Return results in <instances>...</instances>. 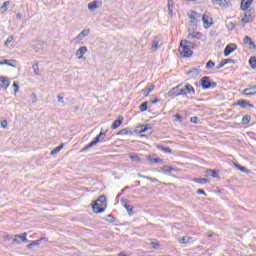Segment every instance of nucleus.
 Segmentation results:
<instances>
[{"label":"nucleus","mask_w":256,"mask_h":256,"mask_svg":"<svg viewBox=\"0 0 256 256\" xmlns=\"http://www.w3.org/2000/svg\"><path fill=\"white\" fill-rule=\"evenodd\" d=\"M61 149H63V144L57 146L56 148H54L51 152L50 155H57V153H59L61 151Z\"/></svg>","instance_id":"obj_35"},{"label":"nucleus","mask_w":256,"mask_h":256,"mask_svg":"<svg viewBox=\"0 0 256 256\" xmlns=\"http://www.w3.org/2000/svg\"><path fill=\"white\" fill-rule=\"evenodd\" d=\"M0 65H9V60L4 59V60L0 61Z\"/></svg>","instance_id":"obj_61"},{"label":"nucleus","mask_w":256,"mask_h":256,"mask_svg":"<svg viewBox=\"0 0 256 256\" xmlns=\"http://www.w3.org/2000/svg\"><path fill=\"white\" fill-rule=\"evenodd\" d=\"M0 125H1L2 129H7V125H8L7 120H2L0 122Z\"/></svg>","instance_id":"obj_50"},{"label":"nucleus","mask_w":256,"mask_h":256,"mask_svg":"<svg viewBox=\"0 0 256 256\" xmlns=\"http://www.w3.org/2000/svg\"><path fill=\"white\" fill-rule=\"evenodd\" d=\"M148 107H149V102L145 101L139 106V110L143 113L147 111Z\"/></svg>","instance_id":"obj_33"},{"label":"nucleus","mask_w":256,"mask_h":256,"mask_svg":"<svg viewBox=\"0 0 256 256\" xmlns=\"http://www.w3.org/2000/svg\"><path fill=\"white\" fill-rule=\"evenodd\" d=\"M159 47V38H155L152 42V49H157Z\"/></svg>","instance_id":"obj_42"},{"label":"nucleus","mask_w":256,"mask_h":256,"mask_svg":"<svg viewBox=\"0 0 256 256\" xmlns=\"http://www.w3.org/2000/svg\"><path fill=\"white\" fill-rule=\"evenodd\" d=\"M129 158L131 159V161H133L134 163H140L141 161V157H139L138 154L135 153H130L129 154Z\"/></svg>","instance_id":"obj_22"},{"label":"nucleus","mask_w":256,"mask_h":256,"mask_svg":"<svg viewBox=\"0 0 256 256\" xmlns=\"http://www.w3.org/2000/svg\"><path fill=\"white\" fill-rule=\"evenodd\" d=\"M202 21L204 23V27H211V22L210 21H212V19L208 15L204 14L202 16Z\"/></svg>","instance_id":"obj_21"},{"label":"nucleus","mask_w":256,"mask_h":256,"mask_svg":"<svg viewBox=\"0 0 256 256\" xmlns=\"http://www.w3.org/2000/svg\"><path fill=\"white\" fill-rule=\"evenodd\" d=\"M253 40L251 39V37L249 36H245L244 39H243V43L244 45H249Z\"/></svg>","instance_id":"obj_43"},{"label":"nucleus","mask_w":256,"mask_h":256,"mask_svg":"<svg viewBox=\"0 0 256 256\" xmlns=\"http://www.w3.org/2000/svg\"><path fill=\"white\" fill-rule=\"evenodd\" d=\"M248 89H249V91H255L256 90V85H254V86L249 85Z\"/></svg>","instance_id":"obj_64"},{"label":"nucleus","mask_w":256,"mask_h":256,"mask_svg":"<svg viewBox=\"0 0 256 256\" xmlns=\"http://www.w3.org/2000/svg\"><path fill=\"white\" fill-rule=\"evenodd\" d=\"M249 88H245L244 90L241 91V95H245L246 97H251L253 95H256V91L254 92H249Z\"/></svg>","instance_id":"obj_27"},{"label":"nucleus","mask_w":256,"mask_h":256,"mask_svg":"<svg viewBox=\"0 0 256 256\" xmlns=\"http://www.w3.org/2000/svg\"><path fill=\"white\" fill-rule=\"evenodd\" d=\"M213 67H215V62H213V60H209L206 63V69H213Z\"/></svg>","instance_id":"obj_41"},{"label":"nucleus","mask_w":256,"mask_h":256,"mask_svg":"<svg viewBox=\"0 0 256 256\" xmlns=\"http://www.w3.org/2000/svg\"><path fill=\"white\" fill-rule=\"evenodd\" d=\"M174 117H175V121L181 122L182 116L180 114H175Z\"/></svg>","instance_id":"obj_58"},{"label":"nucleus","mask_w":256,"mask_h":256,"mask_svg":"<svg viewBox=\"0 0 256 256\" xmlns=\"http://www.w3.org/2000/svg\"><path fill=\"white\" fill-rule=\"evenodd\" d=\"M254 0H242L240 3V9L242 11H249V7L253 5Z\"/></svg>","instance_id":"obj_11"},{"label":"nucleus","mask_w":256,"mask_h":256,"mask_svg":"<svg viewBox=\"0 0 256 256\" xmlns=\"http://www.w3.org/2000/svg\"><path fill=\"white\" fill-rule=\"evenodd\" d=\"M200 73H201V68L198 66V67L192 68L190 71H187L186 75H189V77H192L193 79H195V77H197V75H199Z\"/></svg>","instance_id":"obj_12"},{"label":"nucleus","mask_w":256,"mask_h":256,"mask_svg":"<svg viewBox=\"0 0 256 256\" xmlns=\"http://www.w3.org/2000/svg\"><path fill=\"white\" fill-rule=\"evenodd\" d=\"M235 168L239 169V171H241L242 173H248L249 170H247L245 167L239 165V164H235Z\"/></svg>","instance_id":"obj_39"},{"label":"nucleus","mask_w":256,"mask_h":256,"mask_svg":"<svg viewBox=\"0 0 256 256\" xmlns=\"http://www.w3.org/2000/svg\"><path fill=\"white\" fill-rule=\"evenodd\" d=\"M249 47H250V49H256V45L253 42V40L249 43Z\"/></svg>","instance_id":"obj_62"},{"label":"nucleus","mask_w":256,"mask_h":256,"mask_svg":"<svg viewBox=\"0 0 256 256\" xmlns=\"http://www.w3.org/2000/svg\"><path fill=\"white\" fill-rule=\"evenodd\" d=\"M253 19H255V17L251 14V10H246L241 19V23H244V25L247 23H253Z\"/></svg>","instance_id":"obj_6"},{"label":"nucleus","mask_w":256,"mask_h":256,"mask_svg":"<svg viewBox=\"0 0 256 256\" xmlns=\"http://www.w3.org/2000/svg\"><path fill=\"white\" fill-rule=\"evenodd\" d=\"M187 39H203V34L201 32H190Z\"/></svg>","instance_id":"obj_19"},{"label":"nucleus","mask_w":256,"mask_h":256,"mask_svg":"<svg viewBox=\"0 0 256 256\" xmlns=\"http://www.w3.org/2000/svg\"><path fill=\"white\" fill-rule=\"evenodd\" d=\"M174 7H175V2H173V0L168 1V13L171 17H173Z\"/></svg>","instance_id":"obj_24"},{"label":"nucleus","mask_w":256,"mask_h":256,"mask_svg":"<svg viewBox=\"0 0 256 256\" xmlns=\"http://www.w3.org/2000/svg\"><path fill=\"white\" fill-rule=\"evenodd\" d=\"M13 43V36H8L7 40L5 41V47L11 45Z\"/></svg>","instance_id":"obj_44"},{"label":"nucleus","mask_w":256,"mask_h":256,"mask_svg":"<svg viewBox=\"0 0 256 256\" xmlns=\"http://www.w3.org/2000/svg\"><path fill=\"white\" fill-rule=\"evenodd\" d=\"M153 89H155V85H150L148 88L142 90L143 91V95L145 97H149V93H151V91H153Z\"/></svg>","instance_id":"obj_28"},{"label":"nucleus","mask_w":256,"mask_h":256,"mask_svg":"<svg viewBox=\"0 0 256 256\" xmlns=\"http://www.w3.org/2000/svg\"><path fill=\"white\" fill-rule=\"evenodd\" d=\"M195 183H199L200 185H203L205 183H209V179L207 178H194Z\"/></svg>","instance_id":"obj_32"},{"label":"nucleus","mask_w":256,"mask_h":256,"mask_svg":"<svg viewBox=\"0 0 256 256\" xmlns=\"http://www.w3.org/2000/svg\"><path fill=\"white\" fill-rule=\"evenodd\" d=\"M41 241H43V238H41L40 240H34L32 241L30 244H28L26 247L27 249H33V247H37V245H39V243H41Z\"/></svg>","instance_id":"obj_26"},{"label":"nucleus","mask_w":256,"mask_h":256,"mask_svg":"<svg viewBox=\"0 0 256 256\" xmlns=\"http://www.w3.org/2000/svg\"><path fill=\"white\" fill-rule=\"evenodd\" d=\"M148 181H151L152 183H159V180L157 178H153L151 176L146 177Z\"/></svg>","instance_id":"obj_49"},{"label":"nucleus","mask_w":256,"mask_h":256,"mask_svg":"<svg viewBox=\"0 0 256 256\" xmlns=\"http://www.w3.org/2000/svg\"><path fill=\"white\" fill-rule=\"evenodd\" d=\"M206 177H213L214 179H219V171L213 169H207L205 171Z\"/></svg>","instance_id":"obj_15"},{"label":"nucleus","mask_w":256,"mask_h":256,"mask_svg":"<svg viewBox=\"0 0 256 256\" xmlns=\"http://www.w3.org/2000/svg\"><path fill=\"white\" fill-rule=\"evenodd\" d=\"M153 128L147 124H142L140 126H137L136 129L134 130V133H147V131L152 130Z\"/></svg>","instance_id":"obj_8"},{"label":"nucleus","mask_w":256,"mask_h":256,"mask_svg":"<svg viewBox=\"0 0 256 256\" xmlns=\"http://www.w3.org/2000/svg\"><path fill=\"white\" fill-rule=\"evenodd\" d=\"M31 100H32V103H37V95H35V93L31 94Z\"/></svg>","instance_id":"obj_51"},{"label":"nucleus","mask_w":256,"mask_h":256,"mask_svg":"<svg viewBox=\"0 0 256 256\" xmlns=\"http://www.w3.org/2000/svg\"><path fill=\"white\" fill-rule=\"evenodd\" d=\"M161 171H166V173H171L173 171H176V169L173 166L164 165L162 166Z\"/></svg>","instance_id":"obj_30"},{"label":"nucleus","mask_w":256,"mask_h":256,"mask_svg":"<svg viewBox=\"0 0 256 256\" xmlns=\"http://www.w3.org/2000/svg\"><path fill=\"white\" fill-rule=\"evenodd\" d=\"M80 35L82 37H87V35H89V29H84L80 32Z\"/></svg>","instance_id":"obj_47"},{"label":"nucleus","mask_w":256,"mask_h":256,"mask_svg":"<svg viewBox=\"0 0 256 256\" xmlns=\"http://www.w3.org/2000/svg\"><path fill=\"white\" fill-rule=\"evenodd\" d=\"M146 160L148 161V163H150V165H153V163H163V159L153 158L152 155L146 156Z\"/></svg>","instance_id":"obj_18"},{"label":"nucleus","mask_w":256,"mask_h":256,"mask_svg":"<svg viewBox=\"0 0 256 256\" xmlns=\"http://www.w3.org/2000/svg\"><path fill=\"white\" fill-rule=\"evenodd\" d=\"M105 135H107V130H101L100 133L96 137H94L93 141H91L80 150V153H87L88 149H93V147H95L97 143H101V141L105 139Z\"/></svg>","instance_id":"obj_3"},{"label":"nucleus","mask_w":256,"mask_h":256,"mask_svg":"<svg viewBox=\"0 0 256 256\" xmlns=\"http://www.w3.org/2000/svg\"><path fill=\"white\" fill-rule=\"evenodd\" d=\"M197 195H204V197H207V193L203 189H198L196 191Z\"/></svg>","instance_id":"obj_48"},{"label":"nucleus","mask_w":256,"mask_h":256,"mask_svg":"<svg viewBox=\"0 0 256 256\" xmlns=\"http://www.w3.org/2000/svg\"><path fill=\"white\" fill-rule=\"evenodd\" d=\"M180 243H182L183 245H185L186 243H189V240H187V237H182L181 239H180Z\"/></svg>","instance_id":"obj_53"},{"label":"nucleus","mask_w":256,"mask_h":256,"mask_svg":"<svg viewBox=\"0 0 256 256\" xmlns=\"http://www.w3.org/2000/svg\"><path fill=\"white\" fill-rule=\"evenodd\" d=\"M14 243H27V233L16 234L13 239Z\"/></svg>","instance_id":"obj_9"},{"label":"nucleus","mask_w":256,"mask_h":256,"mask_svg":"<svg viewBox=\"0 0 256 256\" xmlns=\"http://www.w3.org/2000/svg\"><path fill=\"white\" fill-rule=\"evenodd\" d=\"M180 43H182V45H186L187 47H190L191 49H193V43L189 40H181Z\"/></svg>","instance_id":"obj_37"},{"label":"nucleus","mask_w":256,"mask_h":256,"mask_svg":"<svg viewBox=\"0 0 256 256\" xmlns=\"http://www.w3.org/2000/svg\"><path fill=\"white\" fill-rule=\"evenodd\" d=\"M87 46H81L77 51L76 55L78 56V59H83V55L87 53Z\"/></svg>","instance_id":"obj_17"},{"label":"nucleus","mask_w":256,"mask_h":256,"mask_svg":"<svg viewBox=\"0 0 256 256\" xmlns=\"http://www.w3.org/2000/svg\"><path fill=\"white\" fill-rule=\"evenodd\" d=\"M13 87H14V93H18L19 92V84L14 82Z\"/></svg>","instance_id":"obj_52"},{"label":"nucleus","mask_w":256,"mask_h":256,"mask_svg":"<svg viewBox=\"0 0 256 256\" xmlns=\"http://www.w3.org/2000/svg\"><path fill=\"white\" fill-rule=\"evenodd\" d=\"M226 65L229 64V63H235V59H231V58H227V59H224Z\"/></svg>","instance_id":"obj_57"},{"label":"nucleus","mask_w":256,"mask_h":256,"mask_svg":"<svg viewBox=\"0 0 256 256\" xmlns=\"http://www.w3.org/2000/svg\"><path fill=\"white\" fill-rule=\"evenodd\" d=\"M235 105L241 107V109H247L248 107H251V108L255 107V105L249 103V101L245 99H240L236 101Z\"/></svg>","instance_id":"obj_7"},{"label":"nucleus","mask_w":256,"mask_h":256,"mask_svg":"<svg viewBox=\"0 0 256 256\" xmlns=\"http://www.w3.org/2000/svg\"><path fill=\"white\" fill-rule=\"evenodd\" d=\"M57 100H58V103H64L63 96H61V94L57 96Z\"/></svg>","instance_id":"obj_60"},{"label":"nucleus","mask_w":256,"mask_h":256,"mask_svg":"<svg viewBox=\"0 0 256 256\" xmlns=\"http://www.w3.org/2000/svg\"><path fill=\"white\" fill-rule=\"evenodd\" d=\"M214 5H219L222 9H227L229 7V3L227 0H211Z\"/></svg>","instance_id":"obj_16"},{"label":"nucleus","mask_w":256,"mask_h":256,"mask_svg":"<svg viewBox=\"0 0 256 256\" xmlns=\"http://www.w3.org/2000/svg\"><path fill=\"white\" fill-rule=\"evenodd\" d=\"M121 204L123 205V207L126 208V211L128 212L129 215L133 214V206L129 205V201H127L126 199H121Z\"/></svg>","instance_id":"obj_13"},{"label":"nucleus","mask_w":256,"mask_h":256,"mask_svg":"<svg viewBox=\"0 0 256 256\" xmlns=\"http://www.w3.org/2000/svg\"><path fill=\"white\" fill-rule=\"evenodd\" d=\"M0 87L7 89V87H9V78L0 76Z\"/></svg>","instance_id":"obj_20"},{"label":"nucleus","mask_w":256,"mask_h":256,"mask_svg":"<svg viewBox=\"0 0 256 256\" xmlns=\"http://www.w3.org/2000/svg\"><path fill=\"white\" fill-rule=\"evenodd\" d=\"M226 62H225V59H223L218 66H216V69H223V67H225Z\"/></svg>","instance_id":"obj_45"},{"label":"nucleus","mask_w":256,"mask_h":256,"mask_svg":"<svg viewBox=\"0 0 256 256\" xmlns=\"http://www.w3.org/2000/svg\"><path fill=\"white\" fill-rule=\"evenodd\" d=\"M116 135H133V131L123 128L116 133Z\"/></svg>","instance_id":"obj_25"},{"label":"nucleus","mask_w":256,"mask_h":256,"mask_svg":"<svg viewBox=\"0 0 256 256\" xmlns=\"http://www.w3.org/2000/svg\"><path fill=\"white\" fill-rule=\"evenodd\" d=\"M195 88L191 84H179L173 87L169 92V97H185V95H195Z\"/></svg>","instance_id":"obj_1"},{"label":"nucleus","mask_w":256,"mask_h":256,"mask_svg":"<svg viewBox=\"0 0 256 256\" xmlns=\"http://www.w3.org/2000/svg\"><path fill=\"white\" fill-rule=\"evenodd\" d=\"M151 247H152L153 249H157V247H159V242H152V243H151Z\"/></svg>","instance_id":"obj_59"},{"label":"nucleus","mask_w":256,"mask_h":256,"mask_svg":"<svg viewBox=\"0 0 256 256\" xmlns=\"http://www.w3.org/2000/svg\"><path fill=\"white\" fill-rule=\"evenodd\" d=\"M151 105H155L157 103H161V99L155 98L154 100L150 101Z\"/></svg>","instance_id":"obj_56"},{"label":"nucleus","mask_w":256,"mask_h":256,"mask_svg":"<svg viewBox=\"0 0 256 256\" xmlns=\"http://www.w3.org/2000/svg\"><path fill=\"white\" fill-rule=\"evenodd\" d=\"M9 5H11L10 1H6L2 4L1 9H4V11H7V7H9Z\"/></svg>","instance_id":"obj_46"},{"label":"nucleus","mask_w":256,"mask_h":256,"mask_svg":"<svg viewBox=\"0 0 256 256\" xmlns=\"http://www.w3.org/2000/svg\"><path fill=\"white\" fill-rule=\"evenodd\" d=\"M237 49V45L231 43L228 44L225 49H224V57H229V55L231 53H233V51H235Z\"/></svg>","instance_id":"obj_10"},{"label":"nucleus","mask_w":256,"mask_h":256,"mask_svg":"<svg viewBox=\"0 0 256 256\" xmlns=\"http://www.w3.org/2000/svg\"><path fill=\"white\" fill-rule=\"evenodd\" d=\"M157 149H159V151H163V153H172L171 148L165 147L163 145H157Z\"/></svg>","instance_id":"obj_29"},{"label":"nucleus","mask_w":256,"mask_h":256,"mask_svg":"<svg viewBox=\"0 0 256 256\" xmlns=\"http://www.w3.org/2000/svg\"><path fill=\"white\" fill-rule=\"evenodd\" d=\"M32 69H33L35 75H39V62H36L35 64H33Z\"/></svg>","instance_id":"obj_38"},{"label":"nucleus","mask_w":256,"mask_h":256,"mask_svg":"<svg viewBox=\"0 0 256 256\" xmlns=\"http://www.w3.org/2000/svg\"><path fill=\"white\" fill-rule=\"evenodd\" d=\"M251 123V116L246 115L242 117V125H249Z\"/></svg>","instance_id":"obj_34"},{"label":"nucleus","mask_w":256,"mask_h":256,"mask_svg":"<svg viewBox=\"0 0 256 256\" xmlns=\"http://www.w3.org/2000/svg\"><path fill=\"white\" fill-rule=\"evenodd\" d=\"M199 87H202L204 91H207V89H215L217 82H213L209 76H204L199 81Z\"/></svg>","instance_id":"obj_4"},{"label":"nucleus","mask_w":256,"mask_h":256,"mask_svg":"<svg viewBox=\"0 0 256 256\" xmlns=\"http://www.w3.org/2000/svg\"><path fill=\"white\" fill-rule=\"evenodd\" d=\"M123 115H119L117 119L112 123V129H118V127H121L123 125Z\"/></svg>","instance_id":"obj_14"},{"label":"nucleus","mask_w":256,"mask_h":256,"mask_svg":"<svg viewBox=\"0 0 256 256\" xmlns=\"http://www.w3.org/2000/svg\"><path fill=\"white\" fill-rule=\"evenodd\" d=\"M226 27L229 29V31H233V29H235V23L229 21L226 23Z\"/></svg>","instance_id":"obj_40"},{"label":"nucleus","mask_w":256,"mask_h":256,"mask_svg":"<svg viewBox=\"0 0 256 256\" xmlns=\"http://www.w3.org/2000/svg\"><path fill=\"white\" fill-rule=\"evenodd\" d=\"M187 15H188L189 19H191V23H195V17H196V15H199V14H197V12H195V11H191V13H188Z\"/></svg>","instance_id":"obj_36"},{"label":"nucleus","mask_w":256,"mask_h":256,"mask_svg":"<svg viewBox=\"0 0 256 256\" xmlns=\"http://www.w3.org/2000/svg\"><path fill=\"white\" fill-rule=\"evenodd\" d=\"M88 9H89V11H95V9H99V2H97V1L90 2L88 4Z\"/></svg>","instance_id":"obj_23"},{"label":"nucleus","mask_w":256,"mask_h":256,"mask_svg":"<svg viewBox=\"0 0 256 256\" xmlns=\"http://www.w3.org/2000/svg\"><path fill=\"white\" fill-rule=\"evenodd\" d=\"M16 19L22 20L23 19V14L17 13L16 14Z\"/></svg>","instance_id":"obj_63"},{"label":"nucleus","mask_w":256,"mask_h":256,"mask_svg":"<svg viewBox=\"0 0 256 256\" xmlns=\"http://www.w3.org/2000/svg\"><path fill=\"white\" fill-rule=\"evenodd\" d=\"M191 123L197 124L199 122V118L197 116H194L190 119Z\"/></svg>","instance_id":"obj_54"},{"label":"nucleus","mask_w":256,"mask_h":256,"mask_svg":"<svg viewBox=\"0 0 256 256\" xmlns=\"http://www.w3.org/2000/svg\"><path fill=\"white\" fill-rule=\"evenodd\" d=\"M92 209L96 214L105 212V209H107V197L101 195L96 201L92 202Z\"/></svg>","instance_id":"obj_2"},{"label":"nucleus","mask_w":256,"mask_h":256,"mask_svg":"<svg viewBox=\"0 0 256 256\" xmlns=\"http://www.w3.org/2000/svg\"><path fill=\"white\" fill-rule=\"evenodd\" d=\"M178 51L180 53V57H191V55H193V50L191 47L185 45V44H182L180 42V45H179V48H178Z\"/></svg>","instance_id":"obj_5"},{"label":"nucleus","mask_w":256,"mask_h":256,"mask_svg":"<svg viewBox=\"0 0 256 256\" xmlns=\"http://www.w3.org/2000/svg\"><path fill=\"white\" fill-rule=\"evenodd\" d=\"M107 221H109V223H113L115 221V217H113V215L109 214Z\"/></svg>","instance_id":"obj_55"},{"label":"nucleus","mask_w":256,"mask_h":256,"mask_svg":"<svg viewBox=\"0 0 256 256\" xmlns=\"http://www.w3.org/2000/svg\"><path fill=\"white\" fill-rule=\"evenodd\" d=\"M249 65L252 69L256 70V56H251L249 59Z\"/></svg>","instance_id":"obj_31"}]
</instances>
